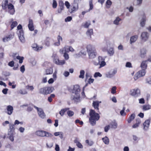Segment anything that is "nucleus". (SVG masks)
Listing matches in <instances>:
<instances>
[{"instance_id": "nucleus-1", "label": "nucleus", "mask_w": 151, "mask_h": 151, "mask_svg": "<svg viewBox=\"0 0 151 151\" xmlns=\"http://www.w3.org/2000/svg\"><path fill=\"white\" fill-rule=\"evenodd\" d=\"M72 92L74 94L72 97V100L73 101L74 103L76 104L80 102L81 101V89L79 86L78 85L74 86Z\"/></svg>"}, {"instance_id": "nucleus-2", "label": "nucleus", "mask_w": 151, "mask_h": 151, "mask_svg": "<svg viewBox=\"0 0 151 151\" xmlns=\"http://www.w3.org/2000/svg\"><path fill=\"white\" fill-rule=\"evenodd\" d=\"M89 116V122L92 126H93L96 124V121L99 119L100 116L98 113L96 112L94 110L92 109L90 110Z\"/></svg>"}, {"instance_id": "nucleus-3", "label": "nucleus", "mask_w": 151, "mask_h": 151, "mask_svg": "<svg viewBox=\"0 0 151 151\" xmlns=\"http://www.w3.org/2000/svg\"><path fill=\"white\" fill-rule=\"evenodd\" d=\"M55 89L52 86H47L41 88L39 89V93L44 95H47L52 92Z\"/></svg>"}, {"instance_id": "nucleus-4", "label": "nucleus", "mask_w": 151, "mask_h": 151, "mask_svg": "<svg viewBox=\"0 0 151 151\" xmlns=\"http://www.w3.org/2000/svg\"><path fill=\"white\" fill-rule=\"evenodd\" d=\"M130 93L131 96L136 97L140 95V90L138 88L132 89L130 91Z\"/></svg>"}, {"instance_id": "nucleus-5", "label": "nucleus", "mask_w": 151, "mask_h": 151, "mask_svg": "<svg viewBox=\"0 0 151 151\" xmlns=\"http://www.w3.org/2000/svg\"><path fill=\"white\" fill-rule=\"evenodd\" d=\"M116 73V70H111L106 73V76L107 78H110L113 77Z\"/></svg>"}, {"instance_id": "nucleus-6", "label": "nucleus", "mask_w": 151, "mask_h": 151, "mask_svg": "<svg viewBox=\"0 0 151 151\" xmlns=\"http://www.w3.org/2000/svg\"><path fill=\"white\" fill-rule=\"evenodd\" d=\"M81 0H74L73 6L71 10L70 13H73V12L75 11L78 9V2L80 1Z\"/></svg>"}, {"instance_id": "nucleus-7", "label": "nucleus", "mask_w": 151, "mask_h": 151, "mask_svg": "<svg viewBox=\"0 0 151 151\" xmlns=\"http://www.w3.org/2000/svg\"><path fill=\"white\" fill-rule=\"evenodd\" d=\"M19 38L20 41L22 43L25 42V39L24 37V32L22 30H19L18 33Z\"/></svg>"}, {"instance_id": "nucleus-8", "label": "nucleus", "mask_w": 151, "mask_h": 151, "mask_svg": "<svg viewBox=\"0 0 151 151\" xmlns=\"http://www.w3.org/2000/svg\"><path fill=\"white\" fill-rule=\"evenodd\" d=\"M98 60L100 65L99 68L104 66L106 65V62L104 61L105 58H103L101 56H99L98 57Z\"/></svg>"}, {"instance_id": "nucleus-9", "label": "nucleus", "mask_w": 151, "mask_h": 151, "mask_svg": "<svg viewBox=\"0 0 151 151\" xmlns=\"http://www.w3.org/2000/svg\"><path fill=\"white\" fill-rule=\"evenodd\" d=\"M59 6L60 7V8L58 9V13H60L64 8V3L63 1H59Z\"/></svg>"}, {"instance_id": "nucleus-10", "label": "nucleus", "mask_w": 151, "mask_h": 151, "mask_svg": "<svg viewBox=\"0 0 151 151\" xmlns=\"http://www.w3.org/2000/svg\"><path fill=\"white\" fill-rule=\"evenodd\" d=\"M141 36L142 40L144 41H145L148 38L149 35L147 32H144L141 34Z\"/></svg>"}, {"instance_id": "nucleus-11", "label": "nucleus", "mask_w": 151, "mask_h": 151, "mask_svg": "<svg viewBox=\"0 0 151 151\" xmlns=\"http://www.w3.org/2000/svg\"><path fill=\"white\" fill-rule=\"evenodd\" d=\"M147 50L146 48H143L141 49L140 51V56L142 58H144L146 56Z\"/></svg>"}, {"instance_id": "nucleus-12", "label": "nucleus", "mask_w": 151, "mask_h": 151, "mask_svg": "<svg viewBox=\"0 0 151 151\" xmlns=\"http://www.w3.org/2000/svg\"><path fill=\"white\" fill-rule=\"evenodd\" d=\"M86 49L88 54L96 50L95 47L91 45H88L87 46Z\"/></svg>"}, {"instance_id": "nucleus-13", "label": "nucleus", "mask_w": 151, "mask_h": 151, "mask_svg": "<svg viewBox=\"0 0 151 151\" xmlns=\"http://www.w3.org/2000/svg\"><path fill=\"white\" fill-rule=\"evenodd\" d=\"M13 108L12 106L11 105L8 106L6 108V111L5 112L7 113L8 115H11L13 111Z\"/></svg>"}, {"instance_id": "nucleus-14", "label": "nucleus", "mask_w": 151, "mask_h": 151, "mask_svg": "<svg viewBox=\"0 0 151 151\" xmlns=\"http://www.w3.org/2000/svg\"><path fill=\"white\" fill-rule=\"evenodd\" d=\"M101 101H93L92 104V106L95 109H97L99 111V104L101 103Z\"/></svg>"}, {"instance_id": "nucleus-15", "label": "nucleus", "mask_w": 151, "mask_h": 151, "mask_svg": "<svg viewBox=\"0 0 151 151\" xmlns=\"http://www.w3.org/2000/svg\"><path fill=\"white\" fill-rule=\"evenodd\" d=\"M151 118H149V119L146 120L144 122L143 124L144 126L143 129L144 130H145L146 128L147 129L148 128V127L149 126L150 123V122Z\"/></svg>"}, {"instance_id": "nucleus-16", "label": "nucleus", "mask_w": 151, "mask_h": 151, "mask_svg": "<svg viewBox=\"0 0 151 151\" xmlns=\"http://www.w3.org/2000/svg\"><path fill=\"white\" fill-rule=\"evenodd\" d=\"M150 59L149 58L147 60L143 61L142 62L140 65V67L142 69L146 70L147 67V64L146 63L148 61H149Z\"/></svg>"}, {"instance_id": "nucleus-17", "label": "nucleus", "mask_w": 151, "mask_h": 151, "mask_svg": "<svg viewBox=\"0 0 151 151\" xmlns=\"http://www.w3.org/2000/svg\"><path fill=\"white\" fill-rule=\"evenodd\" d=\"M110 127L114 129H116L117 127V124L115 120H114L110 123L109 124Z\"/></svg>"}, {"instance_id": "nucleus-18", "label": "nucleus", "mask_w": 151, "mask_h": 151, "mask_svg": "<svg viewBox=\"0 0 151 151\" xmlns=\"http://www.w3.org/2000/svg\"><path fill=\"white\" fill-rule=\"evenodd\" d=\"M146 21V17L145 14H144L143 15L142 18L140 22V24L141 27H144Z\"/></svg>"}, {"instance_id": "nucleus-19", "label": "nucleus", "mask_w": 151, "mask_h": 151, "mask_svg": "<svg viewBox=\"0 0 151 151\" xmlns=\"http://www.w3.org/2000/svg\"><path fill=\"white\" fill-rule=\"evenodd\" d=\"M45 131L42 130H40L36 132V134L38 136L44 137Z\"/></svg>"}, {"instance_id": "nucleus-20", "label": "nucleus", "mask_w": 151, "mask_h": 151, "mask_svg": "<svg viewBox=\"0 0 151 151\" xmlns=\"http://www.w3.org/2000/svg\"><path fill=\"white\" fill-rule=\"evenodd\" d=\"M39 116L42 119H44L46 115L42 109H40V110L37 112Z\"/></svg>"}, {"instance_id": "nucleus-21", "label": "nucleus", "mask_w": 151, "mask_h": 151, "mask_svg": "<svg viewBox=\"0 0 151 151\" xmlns=\"http://www.w3.org/2000/svg\"><path fill=\"white\" fill-rule=\"evenodd\" d=\"M88 54L89 58L90 59H92L96 56L97 53L96 50L94 51L91 53H89Z\"/></svg>"}, {"instance_id": "nucleus-22", "label": "nucleus", "mask_w": 151, "mask_h": 151, "mask_svg": "<svg viewBox=\"0 0 151 151\" xmlns=\"http://www.w3.org/2000/svg\"><path fill=\"white\" fill-rule=\"evenodd\" d=\"M146 71L144 69H142V70H139L137 72V74H138L140 77L144 76L146 73Z\"/></svg>"}, {"instance_id": "nucleus-23", "label": "nucleus", "mask_w": 151, "mask_h": 151, "mask_svg": "<svg viewBox=\"0 0 151 151\" xmlns=\"http://www.w3.org/2000/svg\"><path fill=\"white\" fill-rule=\"evenodd\" d=\"M65 63L64 60H60L59 59L55 60V63L58 65H62L64 64Z\"/></svg>"}, {"instance_id": "nucleus-24", "label": "nucleus", "mask_w": 151, "mask_h": 151, "mask_svg": "<svg viewBox=\"0 0 151 151\" xmlns=\"http://www.w3.org/2000/svg\"><path fill=\"white\" fill-rule=\"evenodd\" d=\"M138 36L135 35L131 37L130 39V43L132 44V43L134 42L137 40Z\"/></svg>"}, {"instance_id": "nucleus-25", "label": "nucleus", "mask_w": 151, "mask_h": 151, "mask_svg": "<svg viewBox=\"0 0 151 151\" xmlns=\"http://www.w3.org/2000/svg\"><path fill=\"white\" fill-rule=\"evenodd\" d=\"M135 117V115L133 113L131 114L128 119L127 121L128 123H131L132 121L134 119Z\"/></svg>"}, {"instance_id": "nucleus-26", "label": "nucleus", "mask_w": 151, "mask_h": 151, "mask_svg": "<svg viewBox=\"0 0 151 151\" xmlns=\"http://www.w3.org/2000/svg\"><path fill=\"white\" fill-rule=\"evenodd\" d=\"M107 52L109 55L111 56L113 55L114 53V50L113 48L110 47L107 50Z\"/></svg>"}, {"instance_id": "nucleus-27", "label": "nucleus", "mask_w": 151, "mask_h": 151, "mask_svg": "<svg viewBox=\"0 0 151 151\" xmlns=\"http://www.w3.org/2000/svg\"><path fill=\"white\" fill-rule=\"evenodd\" d=\"M93 34V30L92 29H88L86 32V34L88 36L90 37V38H91V36Z\"/></svg>"}, {"instance_id": "nucleus-28", "label": "nucleus", "mask_w": 151, "mask_h": 151, "mask_svg": "<svg viewBox=\"0 0 151 151\" xmlns=\"http://www.w3.org/2000/svg\"><path fill=\"white\" fill-rule=\"evenodd\" d=\"M102 140L105 144L108 145L109 143V139L107 136L102 138Z\"/></svg>"}, {"instance_id": "nucleus-29", "label": "nucleus", "mask_w": 151, "mask_h": 151, "mask_svg": "<svg viewBox=\"0 0 151 151\" xmlns=\"http://www.w3.org/2000/svg\"><path fill=\"white\" fill-rule=\"evenodd\" d=\"M90 25L91 22L90 21L88 20L86 21L84 24H82V26L85 28H88Z\"/></svg>"}, {"instance_id": "nucleus-30", "label": "nucleus", "mask_w": 151, "mask_h": 151, "mask_svg": "<svg viewBox=\"0 0 151 151\" xmlns=\"http://www.w3.org/2000/svg\"><path fill=\"white\" fill-rule=\"evenodd\" d=\"M8 3V0H5L4 5L3 4L2 5V7L3 9L5 10L6 9Z\"/></svg>"}, {"instance_id": "nucleus-31", "label": "nucleus", "mask_w": 151, "mask_h": 151, "mask_svg": "<svg viewBox=\"0 0 151 151\" xmlns=\"http://www.w3.org/2000/svg\"><path fill=\"white\" fill-rule=\"evenodd\" d=\"M50 40L49 38L47 37L45 40V44L47 46H49L50 45Z\"/></svg>"}, {"instance_id": "nucleus-32", "label": "nucleus", "mask_w": 151, "mask_h": 151, "mask_svg": "<svg viewBox=\"0 0 151 151\" xmlns=\"http://www.w3.org/2000/svg\"><path fill=\"white\" fill-rule=\"evenodd\" d=\"M74 51V49L71 46H67L65 48V51L68 52L69 51L73 52Z\"/></svg>"}, {"instance_id": "nucleus-33", "label": "nucleus", "mask_w": 151, "mask_h": 151, "mask_svg": "<svg viewBox=\"0 0 151 151\" xmlns=\"http://www.w3.org/2000/svg\"><path fill=\"white\" fill-rule=\"evenodd\" d=\"M55 95L54 94H51L50 96L48 98V101L49 102H51L52 101V98H54L55 97Z\"/></svg>"}, {"instance_id": "nucleus-34", "label": "nucleus", "mask_w": 151, "mask_h": 151, "mask_svg": "<svg viewBox=\"0 0 151 151\" xmlns=\"http://www.w3.org/2000/svg\"><path fill=\"white\" fill-rule=\"evenodd\" d=\"M46 74L49 75L52 74L53 73V70L52 68L47 69L46 70Z\"/></svg>"}, {"instance_id": "nucleus-35", "label": "nucleus", "mask_w": 151, "mask_h": 151, "mask_svg": "<svg viewBox=\"0 0 151 151\" xmlns=\"http://www.w3.org/2000/svg\"><path fill=\"white\" fill-rule=\"evenodd\" d=\"M84 74L85 71L83 70H81L80 71V75L79 76V77L80 78H83Z\"/></svg>"}, {"instance_id": "nucleus-36", "label": "nucleus", "mask_w": 151, "mask_h": 151, "mask_svg": "<svg viewBox=\"0 0 151 151\" xmlns=\"http://www.w3.org/2000/svg\"><path fill=\"white\" fill-rule=\"evenodd\" d=\"M16 58L19 60V63H22L23 62V60L24 59V58L23 57H21L19 56H17L16 57Z\"/></svg>"}, {"instance_id": "nucleus-37", "label": "nucleus", "mask_w": 151, "mask_h": 151, "mask_svg": "<svg viewBox=\"0 0 151 151\" xmlns=\"http://www.w3.org/2000/svg\"><path fill=\"white\" fill-rule=\"evenodd\" d=\"M43 48L42 46L39 47V46L37 45V46L35 47L33 49L35 51H39L41 50Z\"/></svg>"}, {"instance_id": "nucleus-38", "label": "nucleus", "mask_w": 151, "mask_h": 151, "mask_svg": "<svg viewBox=\"0 0 151 151\" xmlns=\"http://www.w3.org/2000/svg\"><path fill=\"white\" fill-rule=\"evenodd\" d=\"M53 136L52 134L46 131H45L44 137H51Z\"/></svg>"}, {"instance_id": "nucleus-39", "label": "nucleus", "mask_w": 151, "mask_h": 151, "mask_svg": "<svg viewBox=\"0 0 151 151\" xmlns=\"http://www.w3.org/2000/svg\"><path fill=\"white\" fill-rule=\"evenodd\" d=\"M17 25V23L16 21L13 22L11 25V29H13L15 27H16Z\"/></svg>"}, {"instance_id": "nucleus-40", "label": "nucleus", "mask_w": 151, "mask_h": 151, "mask_svg": "<svg viewBox=\"0 0 151 151\" xmlns=\"http://www.w3.org/2000/svg\"><path fill=\"white\" fill-rule=\"evenodd\" d=\"M67 114L69 117L73 116L74 114V112L71 110H68L67 111Z\"/></svg>"}, {"instance_id": "nucleus-41", "label": "nucleus", "mask_w": 151, "mask_h": 151, "mask_svg": "<svg viewBox=\"0 0 151 151\" xmlns=\"http://www.w3.org/2000/svg\"><path fill=\"white\" fill-rule=\"evenodd\" d=\"M90 8L88 11H90L93 9V4L92 0H90L89 1Z\"/></svg>"}, {"instance_id": "nucleus-42", "label": "nucleus", "mask_w": 151, "mask_h": 151, "mask_svg": "<svg viewBox=\"0 0 151 151\" xmlns=\"http://www.w3.org/2000/svg\"><path fill=\"white\" fill-rule=\"evenodd\" d=\"M14 125L12 124H9V128L10 131H14L15 129L14 128Z\"/></svg>"}, {"instance_id": "nucleus-43", "label": "nucleus", "mask_w": 151, "mask_h": 151, "mask_svg": "<svg viewBox=\"0 0 151 151\" xmlns=\"http://www.w3.org/2000/svg\"><path fill=\"white\" fill-rule=\"evenodd\" d=\"M151 106L149 105H144L143 107V109L144 110H149L150 109Z\"/></svg>"}, {"instance_id": "nucleus-44", "label": "nucleus", "mask_w": 151, "mask_h": 151, "mask_svg": "<svg viewBox=\"0 0 151 151\" xmlns=\"http://www.w3.org/2000/svg\"><path fill=\"white\" fill-rule=\"evenodd\" d=\"M121 20V19L119 17H118L116 18V19L114 21V24L118 25L119 24V21Z\"/></svg>"}, {"instance_id": "nucleus-45", "label": "nucleus", "mask_w": 151, "mask_h": 151, "mask_svg": "<svg viewBox=\"0 0 151 151\" xmlns=\"http://www.w3.org/2000/svg\"><path fill=\"white\" fill-rule=\"evenodd\" d=\"M8 9H14V5L11 3H10L9 4H8Z\"/></svg>"}, {"instance_id": "nucleus-46", "label": "nucleus", "mask_w": 151, "mask_h": 151, "mask_svg": "<svg viewBox=\"0 0 151 151\" xmlns=\"http://www.w3.org/2000/svg\"><path fill=\"white\" fill-rule=\"evenodd\" d=\"M86 143L87 144H88V145L90 146H92L94 143V142L93 141H89L88 140H86Z\"/></svg>"}, {"instance_id": "nucleus-47", "label": "nucleus", "mask_w": 151, "mask_h": 151, "mask_svg": "<svg viewBox=\"0 0 151 151\" xmlns=\"http://www.w3.org/2000/svg\"><path fill=\"white\" fill-rule=\"evenodd\" d=\"M116 86H114L111 89V93L113 94L115 93L116 92Z\"/></svg>"}, {"instance_id": "nucleus-48", "label": "nucleus", "mask_w": 151, "mask_h": 151, "mask_svg": "<svg viewBox=\"0 0 151 151\" xmlns=\"http://www.w3.org/2000/svg\"><path fill=\"white\" fill-rule=\"evenodd\" d=\"M102 75L99 72H96L94 75V77L95 78L97 77H101L102 76Z\"/></svg>"}, {"instance_id": "nucleus-49", "label": "nucleus", "mask_w": 151, "mask_h": 151, "mask_svg": "<svg viewBox=\"0 0 151 151\" xmlns=\"http://www.w3.org/2000/svg\"><path fill=\"white\" fill-rule=\"evenodd\" d=\"M57 4L55 0H53L52 7L53 8H55L57 7Z\"/></svg>"}, {"instance_id": "nucleus-50", "label": "nucleus", "mask_w": 151, "mask_h": 151, "mask_svg": "<svg viewBox=\"0 0 151 151\" xmlns=\"http://www.w3.org/2000/svg\"><path fill=\"white\" fill-rule=\"evenodd\" d=\"M4 55V53L3 52V50L1 48L0 49V59L3 58Z\"/></svg>"}, {"instance_id": "nucleus-51", "label": "nucleus", "mask_w": 151, "mask_h": 151, "mask_svg": "<svg viewBox=\"0 0 151 151\" xmlns=\"http://www.w3.org/2000/svg\"><path fill=\"white\" fill-rule=\"evenodd\" d=\"M67 52H65L64 53L63 56L64 57L65 59L67 60L69 59V57L68 55L66 53Z\"/></svg>"}, {"instance_id": "nucleus-52", "label": "nucleus", "mask_w": 151, "mask_h": 151, "mask_svg": "<svg viewBox=\"0 0 151 151\" xmlns=\"http://www.w3.org/2000/svg\"><path fill=\"white\" fill-rule=\"evenodd\" d=\"M72 19V17L71 16H68L67 17L65 20V22L70 21Z\"/></svg>"}, {"instance_id": "nucleus-53", "label": "nucleus", "mask_w": 151, "mask_h": 151, "mask_svg": "<svg viewBox=\"0 0 151 151\" xmlns=\"http://www.w3.org/2000/svg\"><path fill=\"white\" fill-rule=\"evenodd\" d=\"M19 93L22 95H24L27 93V92L25 90L23 91L22 90H20L19 91Z\"/></svg>"}, {"instance_id": "nucleus-54", "label": "nucleus", "mask_w": 151, "mask_h": 151, "mask_svg": "<svg viewBox=\"0 0 151 151\" xmlns=\"http://www.w3.org/2000/svg\"><path fill=\"white\" fill-rule=\"evenodd\" d=\"M110 128V125H109L106 126L104 128V131L106 132H107Z\"/></svg>"}, {"instance_id": "nucleus-55", "label": "nucleus", "mask_w": 151, "mask_h": 151, "mask_svg": "<svg viewBox=\"0 0 151 151\" xmlns=\"http://www.w3.org/2000/svg\"><path fill=\"white\" fill-rule=\"evenodd\" d=\"M8 12L10 14L13 15L15 12L14 8L12 9H9Z\"/></svg>"}, {"instance_id": "nucleus-56", "label": "nucleus", "mask_w": 151, "mask_h": 151, "mask_svg": "<svg viewBox=\"0 0 151 151\" xmlns=\"http://www.w3.org/2000/svg\"><path fill=\"white\" fill-rule=\"evenodd\" d=\"M14 61H12L9 63L8 65L11 67H13L14 66Z\"/></svg>"}, {"instance_id": "nucleus-57", "label": "nucleus", "mask_w": 151, "mask_h": 151, "mask_svg": "<svg viewBox=\"0 0 151 151\" xmlns=\"http://www.w3.org/2000/svg\"><path fill=\"white\" fill-rule=\"evenodd\" d=\"M20 71L22 73H24V71H25V67H24V66L23 65H22L20 67Z\"/></svg>"}, {"instance_id": "nucleus-58", "label": "nucleus", "mask_w": 151, "mask_h": 151, "mask_svg": "<svg viewBox=\"0 0 151 151\" xmlns=\"http://www.w3.org/2000/svg\"><path fill=\"white\" fill-rule=\"evenodd\" d=\"M76 123H79L81 125L83 124V122L82 121H80L79 120L77 119L75 120Z\"/></svg>"}, {"instance_id": "nucleus-59", "label": "nucleus", "mask_w": 151, "mask_h": 151, "mask_svg": "<svg viewBox=\"0 0 151 151\" xmlns=\"http://www.w3.org/2000/svg\"><path fill=\"white\" fill-rule=\"evenodd\" d=\"M126 67L128 68H132V64L131 63L129 62H127L126 64Z\"/></svg>"}, {"instance_id": "nucleus-60", "label": "nucleus", "mask_w": 151, "mask_h": 151, "mask_svg": "<svg viewBox=\"0 0 151 151\" xmlns=\"http://www.w3.org/2000/svg\"><path fill=\"white\" fill-rule=\"evenodd\" d=\"M8 89L7 88H4L2 90V92L4 94H6L7 93Z\"/></svg>"}, {"instance_id": "nucleus-61", "label": "nucleus", "mask_w": 151, "mask_h": 151, "mask_svg": "<svg viewBox=\"0 0 151 151\" xmlns=\"http://www.w3.org/2000/svg\"><path fill=\"white\" fill-rule=\"evenodd\" d=\"M33 25V21L31 19H29V24L28 26Z\"/></svg>"}, {"instance_id": "nucleus-62", "label": "nucleus", "mask_w": 151, "mask_h": 151, "mask_svg": "<svg viewBox=\"0 0 151 151\" xmlns=\"http://www.w3.org/2000/svg\"><path fill=\"white\" fill-rule=\"evenodd\" d=\"M3 74L5 77L9 76L10 75V74L9 72L6 71L4 72L3 73Z\"/></svg>"}, {"instance_id": "nucleus-63", "label": "nucleus", "mask_w": 151, "mask_h": 151, "mask_svg": "<svg viewBox=\"0 0 151 151\" xmlns=\"http://www.w3.org/2000/svg\"><path fill=\"white\" fill-rule=\"evenodd\" d=\"M65 4L67 9L69 8L70 5L68 1H66Z\"/></svg>"}, {"instance_id": "nucleus-64", "label": "nucleus", "mask_w": 151, "mask_h": 151, "mask_svg": "<svg viewBox=\"0 0 151 151\" xmlns=\"http://www.w3.org/2000/svg\"><path fill=\"white\" fill-rule=\"evenodd\" d=\"M70 74L69 72L67 71H65L63 73V75L65 77H68Z\"/></svg>"}]
</instances>
